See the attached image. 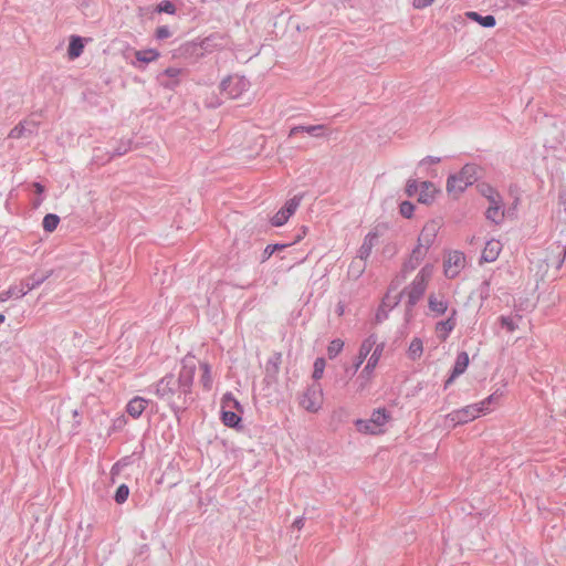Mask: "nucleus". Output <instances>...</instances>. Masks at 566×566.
Masks as SVG:
<instances>
[{"instance_id": "09e8293b", "label": "nucleus", "mask_w": 566, "mask_h": 566, "mask_svg": "<svg viewBox=\"0 0 566 566\" xmlns=\"http://www.w3.org/2000/svg\"><path fill=\"white\" fill-rule=\"evenodd\" d=\"M34 188H35V191H36L38 193H41V192L43 191V187H42L40 184H38V182H36V184H34Z\"/></svg>"}, {"instance_id": "ea45409f", "label": "nucleus", "mask_w": 566, "mask_h": 566, "mask_svg": "<svg viewBox=\"0 0 566 566\" xmlns=\"http://www.w3.org/2000/svg\"><path fill=\"white\" fill-rule=\"evenodd\" d=\"M375 238V235H368L366 239H365V242L364 244L361 245V249H360V256L361 258H367L370 253V250L373 248V239Z\"/></svg>"}, {"instance_id": "423d86ee", "label": "nucleus", "mask_w": 566, "mask_h": 566, "mask_svg": "<svg viewBox=\"0 0 566 566\" xmlns=\"http://www.w3.org/2000/svg\"><path fill=\"white\" fill-rule=\"evenodd\" d=\"M467 265L464 253L460 251H450L444 256L443 273L448 279L457 277Z\"/></svg>"}, {"instance_id": "7ed1b4c3", "label": "nucleus", "mask_w": 566, "mask_h": 566, "mask_svg": "<svg viewBox=\"0 0 566 566\" xmlns=\"http://www.w3.org/2000/svg\"><path fill=\"white\" fill-rule=\"evenodd\" d=\"M433 273L434 265L431 263L423 265L418 272L407 291L409 303L411 305L416 304L422 297Z\"/></svg>"}, {"instance_id": "a19ab883", "label": "nucleus", "mask_w": 566, "mask_h": 566, "mask_svg": "<svg viewBox=\"0 0 566 566\" xmlns=\"http://www.w3.org/2000/svg\"><path fill=\"white\" fill-rule=\"evenodd\" d=\"M501 326L505 328L507 332L513 333L516 329V324L513 322L512 318L502 316L500 318Z\"/></svg>"}, {"instance_id": "4c0bfd02", "label": "nucleus", "mask_w": 566, "mask_h": 566, "mask_svg": "<svg viewBox=\"0 0 566 566\" xmlns=\"http://www.w3.org/2000/svg\"><path fill=\"white\" fill-rule=\"evenodd\" d=\"M157 11L159 13L164 12L168 14H174L176 12V7L169 0H164L158 4Z\"/></svg>"}, {"instance_id": "f8f14e48", "label": "nucleus", "mask_w": 566, "mask_h": 566, "mask_svg": "<svg viewBox=\"0 0 566 566\" xmlns=\"http://www.w3.org/2000/svg\"><path fill=\"white\" fill-rule=\"evenodd\" d=\"M469 363H470V359H469L468 353L461 352L458 354L451 376L446 381V387L451 385L457 377H459L467 370Z\"/></svg>"}, {"instance_id": "f3484780", "label": "nucleus", "mask_w": 566, "mask_h": 566, "mask_svg": "<svg viewBox=\"0 0 566 566\" xmlns=\"http://www.w3.org/2000/svg\"><path fill=\"white\" fill-rule=\"evenodd\" d=\"M174 376L168 375L163 377L157 384H156V395L159 397H166L168 395H171L174 392Z\"/></svg>"}, {"instance_id": "b1692460", "label": "nucleus", "mask_w": 566, "mask_h": 566, "mask_svg": "<svg viewBox=\"0 0 566 566\" xmlns=\"http://www.w3.org/2000/svg\"><path fill=\"white\" fill-rule=\"evenodd\" d=\"M237 410H221V420L227 427H235L241 421V417L235 412Z\"/></svg>"}, {"instance_id": "a211bd4d", "label": "nucleus", "mask_w": 566, "mask_h": 566, "mask_svg": "<svg viewBox=\"0 0 566 566\" xmlns=\"http://www.w3.org/2000/svg\"><path fill=\"white\" fill-rule=\"evenodd\" d=\"M84 51V43L82 38L72 35L67 49V55L70 60L77 59Z\"/></svg>"}, {"instance_id": "c756f323", "label": "nucleus", "mask_w": 566, "mask_h": 566, "mask_svg": "<svg viewBox=\"0 0 566 566\" xmlns=\"http://www.w3.org/2000/svg\"><path fill=\"white\" fill-rule=\"evenodd\" d=\"M325 366H326V361L324 358H316L315 361H314V369H313V374H312V378L314 380H319L323 375H324V370H325Z\"/></svg>"}, {"instance_id": "412c9836", "label": "nucleus", "mask_w": 566, "mask_h": 566, "mask_svg": "<svg viewBox=\"0 0 566 566\" xmlns=\"http://www.w3.org/2000/svg\"><path fill=\"white\" fill-rule=\"evenodd\" d=\"M376 343H377V337L375 335H370L361 343L360 348H359V363L357 366H359L364 361V359L371 352V349L376 345Z\"/></svg>"}, {"instance_id": "72a5a7b5", "label": "nucleus", "mask_w": 566, "mask_h": 566, "mask_svg": "<svg viewBox=\"0 0 566 566\" xmlns=\"http://www.w3.org/2000/svg\"><path fill=\"white\" fill-rule=\"evenodd\" d=\"M486 217L493 221H496L502 217L500 202L497 203H491L486 211Z\"/></svg>"}, {"instance_id": "39448f33", "label": "nucleus", "mask_w": 566, "mask_h": 566, "mask_svg": "<svg viewBox=\"0 0 566 566\" xmlns=\"http://www.w3.org/2000/svg\"><path fill=\"white\" fill-rule=\"evenodd\" d=\"M300 407L311 413H317L324 405V394L319 385L308 386L298 397Z\"/></svg>"}, {"instance_id": "a18cd8bd", "label": "nucleus", "mask_w": 566, "mask_h": 566, "mask_svg": "<svg viewBox=\"0 0 566 566\" xmlns=\"http://www.w3.org/2000/svg\"><path fill=\"white\" fill-rule=\"evenodd\" d=\"M165 74L169 77H178L181 74V70L177 67H168L165 70Z\"/></svg>"}, {"instance_id": "6ab92c4d", "label": "nucleus", "mask_w": 566, "mask_h": 566, "mask_svg": "<svg viewBox=\"0 0 566 566\" xmlns=\"http://www.w3.org/2000/svg\"><path fill=\"white\" fill-rule=\"evenodd\" d=\"M468 179H448L447 191L453 198L458 197L468 186Z\"/></svg>"}, {"instance_id": "f257e3e1", "label": "nucleus", "mask_w": 566, "mask_h": 566, "mask_svg": "<svg viewBox=\"0 0 566 566\" xmlns=\"http://www.w3.org/2000/svg\"><path fill=\"white\" fill-rule=\"evenodd\" d=\"M440 228L441 223L438 220H429L424 223L418 237V244L413 249L410 258L411 262L415 261V265L420 264V262L424 259L430 247L434 243Z\"/></svg>"}, {"instance_id": "f704fd0d", "label": "nucleus", "mask_w": 566, "mask_h": 566, "mask_svg": "<svg viewBox=\"0 0 566 566\" xmlns=\"http://www.w3.org/2000/svg\"><path fill=\"white\" fill-rule=\"evenodd\" d=\"M490 406L491 405H489L485 399H483L476 403H472V407H474L476 409V418H479L480 416L490 413L491 412Z\"/></svg>"}, {"instance_id": "de8ad7c7", "label": "nucleus", "mask_w": 566, "mask_h": 566, "mask_svg": "<svg viewBox=\"0 0 566 566\" xmlns=\"http://www.w3.org/2000/svg\"><path fill=\"white\" fill-rule=\"evenodd\" d=\"M21 135H22V127L17 126L10 132L9 136L12 138H19Z\"/></svg>"}, {"instance_id": "a878e982", "label": "nucleus", "mask_w": 566, "mask_h": 566, "mask_svg": "<svg viewBox=\"0 0 566 566\" xmlns=\"http://www.w3.org/2000/svg\"><path fill=\"white\" fill-rule=\"evenodd\" d=\"M423 353V343L420 338H413L408 347V356L411 359H418Z\"/></svg>"}, {"instance_id": "4468645a", "label": "nucleus", "mask_w": 566, "mask_h": 566, "mask_svg": "<svg viewBox=\"0 0 566 566\" xmlns=\"http://www.w3.org/2000/svg\"><path fill=\"white\" fill-rule=\"evenodd\" d=\"M282 364V354L273 353L265 364V376L270 380L274 381L277 378Z\"/></svg>"}, {"instance_id": "9d476101", "label": "nucleus", "mask_w": 566, "mask_h": 566, "mask_svg": "<svg viewBox=\"0 0 566 566\" xmlns=\"http://www.w3.org/2000/svg\"><path fill=\"white\" fill-rule=\"evenodd\" d=\"M458 311L453 308L447 319L439 321L434 325V332L439 340L444 342L457 326Z\"/></svg>"}, {"instance_id": "7c9ffc66", "label": "nucleus", "mask_w": 566, "mask_h": 566, "mask_svg": "<svg viewBox=\"0 0 566 566\" xmlns=\"http://www.w3.org/2000/svg\"><path fill=\"white\" fill-rule=\"evenodd\" d=\"M482 168L476 164H467L461 170V177H473L482 174Z\"/></svg>"}, {"instance_id": "cd10ccee", "label": "nucleus", "mask_w": 566, "mask_h": 566, "mask_svg": "<svg viewBox=\"0 0 566 566\" xmlns=\"http://www.w3.org/2000/svg\"><path fill=\"white\" fill-rule=\"evenodd\" d=\"M480 191L490 200V203L501 202L500 195L490 186L485 184L481 185Z\"/></svg>"}, {"instance_id": "20e7f679", "label": "nucleus", "mask_w": 566, "mask_h": 566, "mask_svg": "<svg viewBox=\"0 0 566 566\" xmlns=\"http://www.w3.org/2000/svg\"><path fill=\"white\" fill-rule=\"evenodd\" d=\"M440 189L430 180L412 179L407 185V193L411 198H416L421 203H431Z\"/></svg>"}, {"instance_id": "4be33fe9", "label": "nucleus", "mask_w": 566, "mask_h": 566, "mask_svg": "<svg viewBox=\"0 0 566 566\" xmlns=\"http://www.w3.org/2000/svg\"><path fill=\"white\" fill-rule=\"evenodd\" d=\"M160 56L159 52L155 49L139 50L135 52L137 61L143 63H150L156 61Z\"/></svg>"}, {"instance_id": "c03bdc74", "label": "nucleus", "mask_w": 566, "mask_h": 566, "mask_svg": "<svg viewBox=\"0 0 566 566\" xmlns=\"http://www.w3.org/2000/svg\"><path fill=\"white\" fill-rule=\"evenodd\" d=\"M438 163H439V159H438V158L427 157V158H424V159H422V160L420 161L419 166H420L421 168H423V167H429V166H431V165H436V164H438Z\"/></svg>"}, {"instance_id": "473e14b6", "label": "nucleus", "mask_w": 566, "mask_h": 566, "mask_svg": "<svg viewBox=\"0 0 566 566\" xmlns=\"http://www.w3.org/2000/svg\"><path fill=\"white\" fill-rule=\"evenodd\" d=\"M128 495H129V489L126 484H120L117 490H116V493H115V501L118 503V504H123L127 499H128Z\"/></svg>"}, {"instance_id": "e433bc0d", "label": "nucleus", "mask_w": 566, "mask_h": 566, "mask_svg": "<svg viewBox=\"0 0 566 566\" xmlns=\"http://www.w3.org/2000/svg\"><path fill=\"white\" fill-rule=\"evenodd\" d=\"M286 247H287V244H269V245H266V248L263 251V261L270 259L271 255L275 251H281V250L285 249Z\"/></svg>"}, {"instance_id": "ddd939ff", "label": "nucleus", "mask_w": 566, "mask_h": 566, "mask_svg": "<svg viewBox=\"0 0 566 566\" xmlns=\"http://www.w3.org/2000/svg\"><path fill=\"white\" fill-rule=\"evenodd\" d=\"M384 348H385L384 343L376 345V348L374 349L366 366L364 367L361 375H365L367 380H369L371 378L373 373L381 358Z\"/></svg>"}, {"instance_id": "1a4fd4ad", "label": "nucleus", "mask_w": 566, "mask_h": 566, "mask_svg": "<svg viewBox=\"0 0 566 566\" xmlns=\"http://www.w3.org/2000/svg\"><path fill=\"white\" fill-rule=\"evenodd\" d=\"M301 199L294 197L287 200L282 209H280L271 219V224L273 227H282L287 222L291 216L294 214L296 209L300 206Z\"/></svg>"}, {"instance_id": "0eeeda50", "label": "nucleus", "mask_w": 566, "mask_h": 566, "mask_svg": "<svg viewBox=\"0 0 566 566\" xmlns=\"http://www.w3.org/2000/svg\"><path fill=\"white\" fill-rule=\"evenodd\" d=\"M249 81L240 76H230L223 80L220 84L221 91L224 92L227 96L232 99L241 97L242 94L249 90Z\"/></svg>"}, {"instance_id": "c9c22d12", "label": "nucleus", "mask_w": 566, "mask_h": 566, "mask_svg": "<svg viewBox=\"0 0 566 566\" xmlns=\"http://www.w3.org/2000/svg\"><path fill=\"white\" fill-rule=\"evenodd\" d=\"M193 374H195V366H190V367L185 366L182 368V370L180 371V379L185 381V386H188L192 381Z\"/></svg>"}, {"instance_id": "c85d7f7f", "label": "nucleus", "mask_w": 566, "mask_h": 566, "mask_svg": "<svg viewBox=\"0 0 566 566\" xmlns=\"http://www.w3.org/2000/svg\"><path fill=\"white\" fill-rule=\"evenodd\" d=\"M60 219L56 214H46L43 218V229L48 232L54 231L59 226Z\"/></svg>"}, {"instance_id": "aec40b11", "label": "nucleus", "mask_w": 566, "mask_h": 566, "mask_svg": "<svg viewBox=\"0 0 566 566\" xmlns=\"http://www.w3.org/2000/svg\"><path fill=\"white\" fill-rule=\"evenodd\" d=\"M467 17L470 20H473L485 28H492L495 25L496 21L493 15H480L478 12L469 11L467 12Z\"/></svg>"}, {"instance_id": "6e6552de", "label": "nucleus", "mask_w": 566, "mask_h": 566, "mask_svg": "<svg viewBox=\"0 0 566 566\" xmlns=\"http://www.w3.org/2000/svg\"><path fill=\"white\" fill-rule=\"evenodd\" d=\"M474 419H476V409L472 407V405L453 410L446 416V421L449 422L452 428L468 423Z\"/></svg>"}, {"instance_id": "58836bf2", "label": "nucleus", "mask_w": 566, "mask_h": 566, "mask_svg": "<svg viewBox=\"0 0 566 566\" xmlns=\"http://www.w3.org/2000/svg\"><path fill=\"white\" fill-rule=\"evenodd\" d=\"M399 211L402 217L411 218L415 211V206L409 201H403L399 207Z\"/></svg>"}, {"instance_id": "37998d69", "label": "nucleus", "mask_w": 566, "mask_h": 566, "mask_svg": "<svg viewBox=\"0 0 566 566\" xmlns=\"http://www.w3.org/2000/svg\"><path fill=\"white\" fill-rule=\"evenodd\" d=\"M434 0H412V6L415 9H424L431 6Z\"/></svg>"}, {"instance_id": "79ce46f5", "label": "nucleus", "mask_w": 566, "mask_h": 566, "mask_svg": "<svg viewBox=\"0 0 566 566\" xmlns=\"http://www.w3.org/2000/svg\"><path fill=\"white\" fill-rule=\"evenodd\" d=\"M171 35V32L168 27L161 25L156 29V38L159 40L167 39Z\"/></svg>"}, {"instance_id": "f03ea898", "label": "nucleus", "mask_w": 566, "mask_h": 566, "mask_svg": "<svg viewBox=\"0 0 566 566\" xmlns=\"http://www.w3.org/2000/svg\"><path fill=\"white\" fill-rule=\"evenodd\" d=\"M390 415L386 409L374 410L369 419H359L355 422L356 430L364 434H381L385 432V426L390 420Z\"/></svg>"}, {"instance_id": "2f4dec72", "label": "nucleus", "mask_w": 566, "mask_h": 566, "mask_svg": "<svg viewBox=\"0 0 566 566\" xmlns=\"http://www.w3.org/2000/svg\"><path fill=\"white\" fill-rule=\"evenodd\" d=\"M344 343L340 339H334L327 347V354L329 358H335L343 349Z\"/></svg>"}, {"instance_id": "9b49d317", "label": "nucleus", "mask_w": 566, "mask_h": 566, "mask_svg": "<svg viewBox=\"0 0 566 566\" xmlns=\"http://www.w3.org/2000/svg\"><path fill=\"white\" fill-rule=\"evenodd\" d=\"M428 307L433 316H441L448 312L449 301L443 293H430L428 296Z\"/></svg>"}, {"instance_id": "dca6fc26", "label": "nucleus", "mask_w": 566, "mask_h": 566, "mask_svg": "<svg viewBox=\"0 0 566 566\" xmlns=\"http://www.w3.org/2000/svg\"><path fill=\"white\" fill-rule=\"evenodd\" d=\"M148 405V400H146L143 397H134L130 399L126 406L127 413L133 417L134 419H137L142 416L144 410L146 409Z\"/></svg>"}, {"instance_id": "bb28decb", "label": "nucleus", "mask_w": 566, "mask_h": 566, "mask_svg": "<svg viewBox=\"0 0 566 566\" xmlns=\"http://www.w3.org/2000/svg\"><path fill=\"white\" fill-rule=\"evenodd\" d=\"M200 369L202 371L200 381L205 389L210 390L212 387L211 367L208 363H201Z\"/></svg>"}, {"instance_id": "5701e85b", "label": "nucleus", "mask_w": 566, "mask_h": 566, "mask_svg": "<svg viewBox=\"0 0 566 566\" xmlns=\"http://www.w3.org/2000/svg\"><path fill=\"white\" fill-rule=\"evenodd\" d=\"M325 127L323 125H313V126H296L290 130V136L297 134L298 132H305L313 136H321Z\"/></svg>"}, {"instance_id": "393cba45", "label": "nucleus", "mask_w": 566, "mask_h": 566, "mask_svg": "<svg viewBox=\"0 0 566 566\" xmlns=\"http://www.w3.org/2000/svg\"><path fill=\"white\" fill-rule=\"evenodd\" d=\"M221 410L241 411V406L231 392H227L221 400Z\"/></svg>"}, {"instance_id": "2eb2a0df", "label": "nucleus", "mask_w": 566, "mask_h": 566, "mask_svg": "<svg viewBox=\"0 0 566 566\" xmlns=\"http://www.w3.org/2000/svg\"><path fill=\"white\" fill-rule=\"evenodd\" d=\"M502 251V243L499 240H490L486 242L482 251V260L485 262H494Z\"/></svg>"}, {"instance_id": "49530a36", "label": "nucleus", "mask_w": 566, "mask_h": 566, "mask_svg": "<svg viewBox=\"0 0 566 566\" xmlns=\"http://www.w3.org/2000/svg\"><path fill=\"white\" fill-rule=\"evenodd\" d=\"M501 397V394H497V392H494V394H491L490 396H488L486 398H484L486 400V402L489 405H492V403H497L499 402V399Z\"/></svg>"}]
</instances>
